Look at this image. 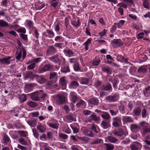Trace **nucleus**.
Instances as JSON below:
<instances>
[{
  "instance_id": "obj_1",
  "label": "nucleus",
  "mask_w": 150,
  "mask_h": 150,
  "mask_svg": "<svg viewBox=\"0 0 150 150\" xmlns=\"http://www.w3.org/2000/svg\"><path fill=\"white\" fill-rule=\"evenodd\" d=\"M112 133L120 137H122L123 135L126 136L128 135V132L126 129L121 128H119L117 130H113Z\"/></svg>"
},
{
  "instance_id": "obj_2",
  "label": "nucleus",
  "mask_w": 150,
  "mask_h": 150,
  "mask_svg": "<svg viewBox=\"0 0 150 150\" xmlns=\"http://www.w3.org/2000/svg\"><path fill=\"white\" fill-rule=\"evenodd\" d=\"M119 96L117 93H115L113 95H110L107 96L105 100L108 102H114L117 101L119 99Z\"/></svg>"
},
{
  "instance_id": "obj_3",
  "label": "nucleus",
  "mask_w": 150,
  "mask_h": 150,
  "mask_svg": "<svg viewBox=\"0 0 150 150\" xmlns=\"http://www.w3.org/2000/svg\"><path fill=\"white\" fill-rule=\"evenodd\" d=\"M54 68V65L49 63L45 64L44 67L40 69L39 73H41L45 72L52 70Z\"/></svg>"
},
{
  "instance_id": "obj_4",
  "label": "nucleus",
  "mask_w": 150,
  "mask_h": 150,
  "mask_svg": "<svg viewBox=\"0 0 150 150\" xmlns=\"http://www.w3.org/2000/svg\"><path fill=\"white\" fill-rule=\"evenodd\" d=\"M112 125L114 127H117L120 126L121 123V117L120 116L113 117L112 119Z\"/></svg>"
},
{
  "instance_id": "obj_5",
  "label": "nucleus",
  "mask_w": 150,
  "mask_h": 150,
  "mask_svg": "<svg viewBox=\"0 0 150 150\" xmlns=\"http://www.w3.org/2000/svg\"><path fill=\"white\" fill-rule=\"evenodd\" d=\"M57 52V49L53 46H50L47 48L46 52V54L47 55H52Z\"/></svg>"
},
{
  "instance_id": "obj_6",
  "label": "nucleus",
  "mask_w": 150,
  "mask_h": 150,
  "mask_svg": "<svg viewBox=\"0 0 150 150\" xmlns=\"http://www.w3.org/2000/svg\"><path fill=\"white\" fill-rule=\"evenodd\" d=\"M42 90H41L39 91H37L35 92L32 93L30 95V98L31 99L35 101H39L40 100L39 96L38 95L39 92H42Z\"/></svg>"
},
{
  "instance_id": "obj_7",
  "label": "nucleus",
  "mask_w": 150,
  "mask_h": 150,
  "mask_svg": "<svg viewBox=\"0 0 150 150\" xmlns=\"http://www.w3.org/2000/svg\"><path fill=\"white\" fill-rule=\"evenodd\" d=\"M12 58L10 56H8L7 58H3L0 59V63L2 64L8 65L10 64L11 59Z\"/></svg>"
},
{
  "instance_id": "obj_8",
  "label": "nucleus",
  "mask_w": 150,
  "mask_h": 150,
  "mask_svg": "<svg viewBox=\"0 0 150 150\" xmlns=\"http://www.w3.org/2000/svg\"><path fill=\"white\" fill-rule=\"evenodd\" d=\"M82 130V133L86 136L88 137H94V134L91 131L89 130L86 128L83 129Z\"/></svg>"
},
{
  "instance_id": "obj_9",
  "label": "nucleus",
  "mask_w": 150,
  "mask_h": 150,
  "mask_svg": "<svg viewBox=\"0 0 150 150\" xmlns=\"http://www.w3.org/2000/svg\"><path fill=\"white\" fill-rule=\"evenodd\" d=\"M67 83V81L65 77L63 76L60 78L59 83L62 86L63 88L64 89L66 88Z\"/></svg>"
},
{
  "instance_id": "obj_10",
  "label": "nucleus",
  "mask_w": 150,
  "mask_h": 150,
  "mask_svg": "<svg viewBox=\"0 0 150 150\" xmlns=\"http://www.w3.org/2000/svg\"><path fill=\"white\" fill-rule=\"evenodd\" d=\"M48 59L52 62L57 63H59V65L60 64V60L59 58L58 55H56L52 56L48 58Z\"/></svg>"
},
{
  "instance_id": "obj_11",
  "label": "nucleus",
  "mask_w": 150,
  "mask_h": 150,
  "mask_svg": "<svg viewBox=\"0 0 150 150\" xmlns=\"http://www.w3.org/2000/svg\"><path fill=\"white\" fill-rule=\"evenodd\" d=\"M111 44L113 46H120L122 45L121 40L120 39H114L111 41Z\"/></svg>"
},
{
  "instance_id": "obj_12",
  "label": "nucleus",
  "mask_w": 150,
  "mask_h": 150,
  "mask_svg": "<svg viewBox=\"0 0 150 150\" xmlns=\"http://www.w3.org/2000/svg\"><path fill=\"white\" fill-rule=\"evenodd\" d=\"M37 76V75H34L32 72L28 71L26 72L25 75L24 76V78L26 79L28 78H30L31 79H33Z\"/></svg>"
},
{
  "instance_id": "obj_13",
  "label": "nucleus",
  "mask_w": 150,
  "mask_h": 150,
  "mask_svg": "<svg viewBox=\"0 0 150 150\" xmlns=\"http://www.w3.org/2000/svg\"><path fill=\"white\" fill-rule=\"evenodd\" d=\"M102 89L104 91H111L112 90V88L110 83H107V84L102 86Z\"/></svg>"
},
{
  "instance_id": "obj_14",
  "label": "nucleus",
  "mask_w": 150,
  "mask_h": 150,
  "mask_svg": "<svg viewBox=\"0 0 150 150\" xmlns=\"http://www.w3.org/2000/svg\"><path fill=\"white\" fill-rule=\"evenodd\" d=\"M103 113L101 114L100 115L103 119L107 120H110L111 117L108 112L103 111Z\"/></svg>"
},
{
  "instance_id": "obj_15",
  "label": "nucleus",
  "mask_w": 150,
  "mask_h": 150,
  "mask_svg": "<svg viewBox=\"0 0 150 150\" xmlns=\"http://www.w3.org/2000/svg\"><path fill=\"white\" fill-rule=\"evenodd\" d=\"M142 111L141 107H138L135 108L133 110L132 113L135 116H138L140 115Z\"/></svg>"
},
{
  "instance_id": "obj_16",
  "label": "nucleus",
  "mask_w": 150,
  "mask_h": 150,
  "mask_svg": "<svg viewBox=\"0 0 150 150\" xmlns=\"http://www.w3.org/2000/svg\"><path fill=\"white\" fill-rule=\"evenodd\" d=\"M88 102L89 104L97 105L99 104V100L97 98L94 97L90 99L88 101Z\"/></svg>"
},
{
  "instance_id": "obj_17",
  "label": "nucleus",
  "mask_w": 150,
  "mask_h": 150,
  "mask_svg": "<svg viewBox=\"0 0 150 150\" xmlns=\"http://www.w3.org/2000/svg\"><path fill=\"white\" fill-rule=\"evenodd\" d=\"M122 120L125 123H132L134 122L133 119L129 116H125L123 117Z\"/></svg>"
},
{
  "instance_id": "obj_18",
  "label": "nucleus",
  "mask_w": 150,
  "mask_h": 150,
  "mask_svg": "<svg viewBox=\"0 0 150 150\" xmlns=\"http://www.w3.org/2000/svg\"><path fill=\"white\" fill-rule=\"evenodd\" d=\"M147 70L145 67V66H142L139 67L137 70V72L139 74H145L147 73Z\"/></svg>"
},
{
  "instance_id": "obj_19",
  "label": "nucleus",
  "mask_w": 150,
  "mask_h": 150,
  "mask_svg": "<svg viewBox=\"0 0 150 150\" xmlns=\"http://www.w3.org/2000/svg\"><path fill=\"white\" fill-rule=\"evenodd\" d=\"M37 78V81L40 84H42L46 81V79L43 76H39L37 75V76H36Z\"/></svg>"
},
{
  "instance_id": "obj_20",
  "label": "nucleus",
  "mask_w": 150,
  "mask_h": 150,
  "mask_svg": "<svg viewBox=\"0 0 150 150\" xmlns=\"http://www.w3.org/2000/svg\"><path fill=\"white\" fill-rule=\"evenodd\" d=\"M104 147L105 149V150H113L114 148V145L110 143L104 144Z\"/></svg>"
},
{
  "instance_id": "obj_21",
  "label": "nucleus",
  "mask_w": 150,
  "mask_h": 150,
  "mask_svg": "<svg viewBox=\"0 0 150 150\" xmlns=\"http://www.w3.org/2000/svg\"><path fill=\"white\" fill-rule=\"evenodd\" d=\"M107 140L111 143H115L118 141V139L116 137L109 136L107 137Z\"/></svg>"
},
{
  "instance_id": "obj_22",
  "label": "nucleus",
  "mask_w": 150,
  "mask_h": 150,
  "mask_svg": "<svg viewBox=\"0 0 150 150\" xmlns=\"http://www.w3.org/2000/svg\"><path fill=\"white\" fill-rule=\"evenodd\" d=\"M70 95L72 102L75 103L77 99V97L76 96L75 92L73 91L71 92L70 93Z\"/></svg>"
},
{
  "instance_id": "obj_23",
  "label": "nucleus",
  "mask_w": 150,
  "mask_h": 150,
  "mask_svg": "<svg viewBox=\"0 0 150 150\" xmlns=\"http://www.w3.org/2000/svg\"><path fill=\"white\" fill-rule=\"evenodd\" d=\"M101 125L102 127L104 129H107L110 126L109 123L105 120L102 121Z\"/></svg>"
},
{
  "instance_id": "obj_24",
  "label": "nucleus",
  "mask_w": 150,
  "mask_h": 150,
  "mask_svg": "<svg viewBox=\"0 0 150 150\" xmlns=\"http://www.w3.org/2000/svg\"><path fill=\"white\" fill-rule=\"evenodd\" d=\"M79 86V84L76 81H72L69 85V87L71 88H76Z\"/></svg>"
},
{
  "instance_id": "obj_25",
  "label": "nucleus",
  "mask_w": 150,
  "mask_h": 150,
  "mask_svg": "<svg viewBox=\"0 0 150 150\" xmlns=\"http://www.w3.org/2000/svg\"><path fill=\"white\" fill-rule=\"evenodd\" d=\"M27 123L30 126L34 127L36 126L37 122L35 119H33L30 120H28L27 122Z\"/></svg>"
},
{
  "instance_id": "obj_26",
  "label": "nucleus",
  "mask_w": 150,
  "mask_h": 150,
  "mask_svg": "<svg viewBox=\"0 0 150 150\" xmlns=\"http://www.w3.org/2000/svg\"><path fill=\"white\" fill-rule=\"evenodd\" d=\"M89 79H88L82 77L81 78L80 80V83L82 84L87 85L89 82Z\"/></svg>"
},
{
  "instance_id": "obj_27",
  "label": "nucleus",
  "mask_w": 150,
  "mask_h": 150,
  "mask_svg": "<svg viewBox=\"0 0 150 150\" xmlns=\"http://www.w3.org/2000/svg\"><path fill=\"white\" fill-rule=\"evenodd\" d=\"M3 140L4 143H6L10 141V139L6 133H4L3 135Z\"/></svg>"
},
{
  "instance_id": "obj_28",
  "label": "nucleus",
  "mask_w": 150,
  "mask_h": 150,
  "mask_svg": "<svg viewBox=\"0 0 150 150\" xmlns=\"http://www.w3.org/2000/svg\"><path fill=\"white\" fill-rule=\"evenodd\" d=\"M63 52L66 55L69 56V57L72 56L74 54V53L71 50L64 49Z\"/></svg>"
},
{
  "instance_id": "obj_29",
  "label": "nucleus",
  "mask_w": 150,
  "mask_h": 150,
  "mask_svg": "<svg viewBox=\"0 0 150 150\" xmlns=\"http://www.w3.org/2000/svg\"><path fill=\"white\" fill-rule=\"evenodd\" d=\"M37 129L40 131L41 133H44L46 131V128L41 125H38L37 127Z\"/></svg>"
},
{
  "instance_id": "obj_30",
  "label": "nucleus",
  "mask_w": 150,
  "mask_h": 150,
  "mask_svg": "<svg viewBox=\"0 0 150 150\" xmlns=\"http://www.w3.org/2000/svg\"><path fill=\"white\" fill-rule=\"evenodd\" d=\"M150 86H148L145 88V91L144 92V95L146 97L149 96L150 95Z\"/></svg>"
},
{
  "instance_id": "obj_31",
  "label": "nucleus",
  "mask_w": 150,
  "mask_h": 150,
  "mask_svg": "<svg viewBox=\"0 0 150 150\" xmlns=\"http://www.w3.org/2000/svg\"><path fill=\"white\" fill-rule=\"evenodd\" d=\"M57 100L59 104L63 103L65 102V97L62 95H59L57 97Z\"/></svg>"
},
{
  "instance_id": "obj_32",
  "label": "nucleus",
  "mask_w": 150,
  "mask_h": 150,
  "mask_svg": "<svg viewBox=\"0 0 150 150\" xmlns=\"http://www.w3.org/2000/svg\"><path fill=\"white\" fill-rule=\"evenodd\" d=\"M91 38H89L84 43H83V44L85 46V49L86 50H88L89 44L91 43Z\"/></svg>"
},
{
  "instance_id": "obj_33",
  "label": "nucleus",
  "mask_w": 150,
  "mask_h": 150,
  "mask_svg": "<svg viewBox=\"0 0 150 150\" xmlns=\"http://www.w3.org/2000/svg\"><path fill=\"white\" fill-rule=\"evenodd\" d=\"M27 104L28 106L31 108H35L37 107L38 105L37 103L32 101L28 102Z\"/></svg>"
},
{
  "instance_id": "obj_34",
  "label": "nucleus",
  "mask_w": 150,
  "mask_h": 150,
  "mask_svg": "<svg viewBox=\"0 0 150 150\" xmlns=\"http://www.w3.org/2000/svg\"><path fill=\"white\" fill-rule=\"evenodd\" d=\"M85 105V102L83 100H81L76 103V106L78 108Z\"/></svg>"
},
{
  "instance_id": "obj_35",
  "label": "nucleus",
  "mask_w": 150,
  "mask_h": 150,
  "mask_svg": "<svg viewBox=\"0 0 150 150\" xmlns=\"http://www.w3.org/2000/svg\"><path fill=\"white\" fill-rule=\"evenodd\" d=\"M0 26L1 27H8L9 26V25L7 22L2 19H0Z\"/></svg>"
},
{
  "instance_id": "obj_36",
  "label": "nucleus",
  "mask_w": 150,
  "mask_h": 150,
  "mask_svg": "<svg viewBox=\"0 0 150 150\" xmlns=\"http://www.w3.org/2000/svg\"><path fill=\"white\" fill-rule=\"evenodd\" d=\"M102 70L108 73V74L110 73L112 71L108 67H102Z\"/></svg>"
},
{
  "instance_id": "obj_37",
  "label": "nucleus",
  "mask_w": 150,
  "mask_h": 150,
  "mask_svg": "<svg viewBox=\"0 0 150 150\" xmlns=\"http://www.w3.org/2000/svg\"><path fill=\"white\" fill-rule=\"evenodd\" d=\"M18 142L19 143L24 146H27L28 145L27 142L23 138L19 139L18 140Z\"/></svg>"
},
{
  "instance_id": "obj_38",
  "label": "nucleus",
  "mask_w": 150,
  "mask_h": 150,
  "mask_svg": "<svg viewBox=\"0 0 150 150\" xmlns=\"http://www.w3.org/2000/svg\"><path fill=\"white\" fill-rule=\"evenodd\" d=\"M34 136L36 139H38L39 136V134L37 131L36 129L35 128H33L32 129Z\"/></svg>"
},
{
  "instance_id": "obj_39",
  "label": "nucleus",
  "mask_w": 150,
  "mask_h": 150,
  "mask_svg": "<svg viewBox=\"0 0 150 150\" xmlns=\"http://www.w3.org/2000/svg\"><path fill=\"white\" fill-rule=\"evenodd\" d=\"M61 71L62 72L66 73L69 72L70 69L69 66L64 67L61 68Z\"/></svg>"
},
{
  "instance_id": "obj_40",
  "label": "nucleus",
  "mask_w": 150,
  "mask_h": 150,
  "mask_svg": "<svg viewBox=\"0 0 150 150\" xmlns=\"http://www.w3.org/2000/svg\"><path fill=\"white\" fill-rule=\"evenodd\" d=\"M139 124L140 126L143 128L145 129L146 128H148L147 126L148 125V124L145 121L140 122Z\"/></svg>"
},
{
  "instance_id": "obj_41",
  "label": "nucleus",
  "mask_w": 150,
  "mask_h": 150,
  "mask_svg": "<svg viewBox=\"0 0 150 150\" xmlns=\"http://www.w3.org/2000/svg\"><path fill=\"white\" fill-rule=\"evenodd\" d=\"M46 32L49 35V37L50 38H52L54 35L53 32L50 29H47L46 30Z\"/></svg>"
},
{
  "instance_id": "obj_42",
  "label": "nucleus",
  "mask_w": 150,
  "mask_h": 150,
  "mask_svg": "<svg viewBox=\"0 0 150 150\" xmlns=\"http://www.w3.org/2000/svg\"><path fill=\"white\" fill-rule=\"evenodd\" d=\"M109 111L112 116H116L118 113V111L117 110H114L112 109H110Z\"/></svg>"
},
{
  "instance_id": "obj_43",
  "label": "nucleus",
  "mask_w": 150,
  "mask_h": 150,
  "mask_svg": "<svg viewBox=\"0 0 150 150\" xmlns=\"http://www.w3.org/2000/svg\"><path fill=\"white\" fill-rule=\"evenodd\" d=\"M50 79H53L56 78L57 77V74L54 72H52L50 73Z\"/></svg>"
},
{
  "instance_id": "obj_44",
  "label": "nucleus",
  "mask_w": 150,
  "mask_h": 150,
  "mask_svg": "<svg viewBox=\"0 0 150 150\" xmlns=\"http://www.w3.org/2000/svg\"><path fill=\"white\" fill-rule=\"evenodd\" d=\"M20 102L21 103H22L26 100V97L24 94L22 95L19 98Z\"/></svg>"
},
{
  "instance_id": "obj_45",
  "label": "nucleus",
  "mask_w": 150,
  "mask_h": 150,
  "mask_svg": "<svg viewBox=\"0 0 150 150\" xmlns=\"http://www.w3.org/2000/svg\"><path fill=\"white\" fill-rule=\"evenodd\" d=\"M143 6L145 8L149 9V3L146 0H144L143 4Z\"/></svg>"
},
{
  "instance_id": "obj_46",
  "label": "nucleus",
  "mask_w": 150,
  "mask_h": 150,
  "mask_svg": "<svg viewBox=\"0 0 150 150\" xmlns=\"http://www.w3.org/2000/svg\"><path fill=\"white\" fill-rule=\"evenodd\" d=\"M59 137L61 138L65 139H67L68 137V136L64 134L63 133H60L59 134Z\"/></svg>"
},
{
  "instance_id": "obj_47",
  "label": "nucleus",
  "mask_w": 150,
  "mask_h": 150,
  "mask_svg": "<svg viewBox=\"0 0 150 150\" xmlns=\"http://www.w3.org/2000/svg\"><path fill=\"white\" fill-rule=\"evenodd\" d=\"M100 62V60L99 59H95L93 62L92 65L93 66H98Z\"/></svg>"
},
{
  "instance_id": "obj_48",
  "label": "nucleus",
  "mask_w": 150,
  "mask_h": 150,
  "mask_svg": "<svg viewBox=\"0 0 150 150\" xmlns=\"http://www.w3.org/2000/svg\"><path fill=\"white\" fill-rule=\"evenodd\" d=\"M54 40L57 42H62L63 41L64 39L62 37L58 36L55 37Z\"/></svg>"
},
{
  "instance_id": "obj_49",
  "label": "nucleus",
  "mask_w": 150,
  "mask_h": 150,
  "mask_svg": "<svg viewBox=\"0 0 150 150\" xmlns=\"http://www.w3.org/2000/svg\"><path fill=\"white\" fill-rule=\"evenodd\" d=\"M35 66V63L33 62L32 64L29 65L27 67V69L28 70L33 69H34Z\"/></svg>"
},
{
  "instance_id": "obj_50",
  "label": "nucleus",
  "mask_w": 150,
  "mask_h": 150,
  "mask_svg": "<svg viewBox=\"0 0 150 150\" xmlns=\"http://www.w3.org/2000/svg\"><path fill=\"white\" fill-rule=\"evenodd\" d=\"M66 119L69 121L73 120L74 117L73 115L71 113H70L67 115L66 117Z\"/></svg>"
},
{
  "instance_id": "obj_51",
  "label": "nucleus",
  "mask_w": 150,
  "mask_h": 150,
  "mask_svg": "<svg viewBox=\"0 0 150 150\" xmlns=\"http://www.w3.org/2000/svg\"><path fill=\"white\" fill-rule=\"evenodd\" d=\"M22 57V53L21 50L18 52L17 51L16 56V58L17 60H19Z\"/></svg>"
},
{
  "instance_id": "obj_52",
  "label": "nucleus",
  "mask_w": 150,
  "mask_h": 150,
  "mask_svg": "<svg viewBox=\"0 0 150 150\" xmlns=\"http://www.w3.org/2000/svg\"><path fill=\"white\" fill-rule=\"evenodd\" d=\"M114 55L117 57V60L118 62H120V61H122V59H124V57L121 55L117 54H114Z\"/></svg>"
},
{
  "instance_id": "obj_53",
  "label": "nucleus",
  "mask_w": 150,
  "mask_h": 150,
  "mask_svg": "<svg viewBox=\"0 0 150 150\" xmlns=\"http://www.w3.org/2000/svg\"><path fill=\"white\" fill-rule=\"evenodd\" d=\"M130 129L132 131H134L137 129L138 126L136 124H132L130 126Z\"/></svg>"
},
{
  "instance_id": "obj_54",
  "label": "nucleus",
  "mask_w": 150,
  "mask_h": 150,
  "mask_svg": "<svg viewBox=\"0 0 150 150\" xmlns=\"http://www.w3.org/2000/svg\"><path fill=\"white\" fill-rule=\"evenodd\" d=\"M49 125L50 127L54 129H57L58 127V125L57 124L50 123Z\"/></svg>"
},
{
  "instance_id": "obj_55",
  "label": "nucleus",
  "mask_w": 150,
  "mask_h": 150,
  "mask_svg": "<svg viewBox=\"0 0 150 150\" xmlns=\"http://www.w3.org/2000/svg\"><path fill=\"white\" fill-rule=\"evenodd\" d=\"M146 110L145 108H144L142 111V117L143 118L146 117Z\"/></svg>"
},
{
  "instance_id": "obj_56",
  "label": "nucleus",
  "mask_w": 150,
  "mask_h": 150,
  "mask_svg": "<svg viewBox=\"0 0 150 150\" xmlns=\"http://www.w3.org/2000/svg\"><path fill=\"white\" fill-rule=\"evenodd\" d=\"M91 117L92 120L95 121H98L99 120V118L96 115L93 114L91 115Z\"/></svg>"
},
{
  "instance_id": "obj_57",
  "label": "nucleus",
  "mask_w": 150,
  "mask_h": 150,
  "mask_svg": "<svg viewBox=\"0 0 150 150\" xmlns=\"http://www.w3.org/2000/svg\"><path fill=\"white\" fill-rule=\"evenodd\" d=\"M70 127L72 129L74 133H77L79 132L78 129L77 128L73 126L72 125H70Z\"/></svg>"
},
{
  "instance_id": "obj_58",
  "label": "nucleus",
  "mask_w": 150,
  "mask_h": 150,
  "mask_svg": "<svg viewBox=\"0 0 150 150\" xmlns=\"http://www.w3.org/2000/svg\"><path fill=\"white\" fill-rule=\"evenodd\" d=\"M63 131L67 134H69L71 133V130L67 125L65 126Z\"/></svg>"
},
{
  "instance_id": "obj_59",
  "label": "nucleus",
  "mask_w": 150,
  "mask_h": 150,
  "mask_svg": "<svg viewBox=\"0 0 150 150\" xmlns=\"http://www.w3.org/2000/svg\"><path fill=\"white\" fill-rule=\"evenodd\" d=\"M17 148L21 150H28V148L27 147L23 146L19 144H18Z\"/></svg>"
},
{
  "instance_id": "obj_60",
  "label": "nucleus",
  "mask_w": 150,
  "mask_h": 150,
  "mask_svg": "<svg viewBox=\"0 0 150 150\" xmlns=\"http://www.w3.org/2000/svg\"><path fill=\"white\" fill-rule=\"evenodd\" d=\"M102 141V139L98 138L96 140L91 143V144H99Z\"/></svg>"
},
{
  "instance_id": "obj_61",
  "label": "nucleus",
  "mask_w": 150,
  "mask_h": 150,
  "mask_svg": "<svg viewBox=\"0 0 150 150\" xmlns=\"http://www.w3.org/2000/svg\"><path fill=\"white\" fill-rule=\"evenodd\" d=\"M72 25L75 26H78L80 25V22L79 19H78L77 21H74L72 22Z\"/></svg>"
},
{
  "instance_id": "obj_62",
  "label": "nucleus",
  "mask_w": 150,
  "mask_h": 150,
  "mask_svg": "<svg viewBox=\"0 0 150 150\" xmlns=\"http://www.w3.org/2000/svg\"><path fill=\"white\" fill-rule=\"evenodd\" d=\"M109 81L113 84V87H115L116 84L117 83V81L115 79H112L111 78H110L109 79Z\"/></svg>"
},
{
  "instance_id": "obj_63",
  "label": "nucleus",
  "mask_w": 150,
  "mask_h": 150,
  "mask_svg": "<svg viewBox=\"0 0 150 150\" xmlns=\"http://www.w3.org/2000/svg\"><path fill=\"white\" fill-rule=\"evenodd\" d=\"M42 59V58L41 57H38L35 58V59L32 60V62L34 63H37L38 62H40Z\"/></svg>"
},
{
  "instance_id": "obj_64",
  "label": "nucleus",
  "mask_w": 150,
  "mask_h": 150,
  "mask_svg": "<svg viewBox=\"0 0 150 150\" xmlns=\"http://www.w3.org/2000/svg\"><path fill=\"white\" fill-rule=\"evenodd\" d=\"M143 133L144 134H145L148 132L150 133V126L148 128H146L144 129L143 130Z\"/></svg>"
}]
</instances>
